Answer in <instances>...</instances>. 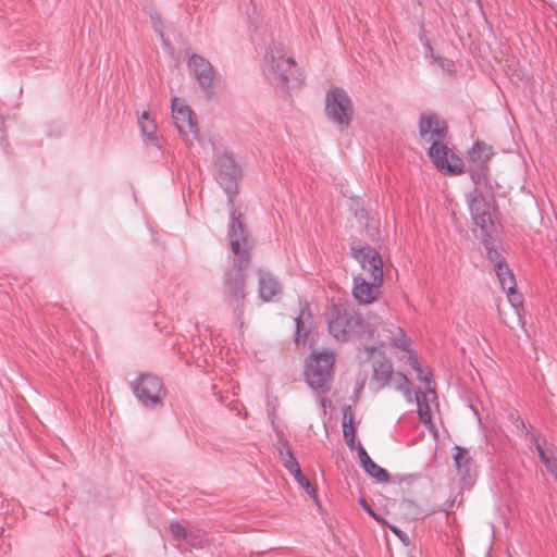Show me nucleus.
<instances>
[{"label": "nucleus", "instance_id": "2", "mask_svg": "<svg viewBox=\"0 0 557 557\" xmlns=\"http://www.w3.org/2000/svg\"><path fill=\"white\" fill-rule=\"evenodd\" d=\"M419 134L423 140L431 143L428 154L442 173L459 175L463 172L462 159L441 141L446 137L447 128L435 114L422 113L420 115Z\"/></svg>", "mask_w": 557, "mask_h": 557}, {"label": "nucleus", "instance_id": "1", "mask_svg": "<svg viewBox=\"0 0 557 557\" xmlns=\"http://www.w3.org/2000/svg\"><path fill=\"white\" fill-rule=\"evenodd\" d=\"M227 239L233 253L232 267L224 274V294L233 312L240 319L245 310V280L250 264L252 242L240 221V213L230 207Z\"/></svg>", "mask_w": 557, "mask_h": 557}, {"label": "nucleus", "instance_id": "29", "mask_svg": "<svg viewBox=\"0 0 557 557\" xmlns=\"http://www.w3.org/2000/svg\"><path fill=\"white\" fill-rule=\"evenodd\" d=\"M487 258L494 264V270L506 264L502 253L494 247H487Z\"/></svg>", "mask_w": 557, "mask_h": 557}, {"label": "nucleus", "instance_id": "20", "mask_svg": "<svg viewBox=\"0 0 557 557\" xmlns=\"http://www.w3.org/2000/svg\"><path fill=\"white\" fill-rule=\"evenodd\" d=\"M343 435L344 438H356V428L354 425V412L351 406H345L343 409Z\"/></svg>", "mask_w": 557, "mask_h": 557}, {"label": "nucleus", "instance_id": "13", "mask_svg": "<svg viewBox=\"0 0 557 557\" xmlns=\"http://www.w3.org/2000/svg\"><path fill=\"white\" fill-rule=\"evenodd\" d=\"M187 66L197 79L201 89L207 95H212V82L214 78L212 64L199 54H191L187 61Z\"/></svg>", "mask_w": 557, "mask_h": 557}, {"label": "nucleus", "instance_id": "9", "mask_svg": "<svg viewBox=\"0 0 557 557\" xmlns=\"http://www.w3.org/2000/svg\"><path fill=\"white\" fill-rule=\"evenodd\" d=\"M325 114L333 124L347 126L352 117V102L348 94L339 87H334L325 96Z\"/></svg>", "mask_w": 557, "mask_h": 557}, {"label": "nucleus", "instance_id": "32", "mask_svg": "<svg viewBox=\"0 0 557 557\" xmlns=\"http://www.w3.org/2000/svg\"><path fill=\"white\" fill-rule=\"evenodd\" d=\"M521 429L524 432L525 436L528 437L529 442L532 445H536V442H540V434L534 433L531 428H528L523 421L520 422Z\"/></svg>", "mask_w": 557, "mask_h": 557}, {"label": "nucleus", "instance_id": "18", "mask_svg": "<svg viewBox=\"0 0 557 557\" xmlns=\"http://www.w3.org/2000/svg\"><path fill=\"white\" fill-rule=\"evenodd\" d=\"M138 123L140 125L143 134L147 137L148 140L156 143L157 141V125L154 121L150 117L147 112H143L138 117Z\"/></svg>", "mask_w": 557, "mask_h": 557}, {"label": "nucleus", "instance_id": "12", "mask_svg": "<svg viewBox=\"0 0 557 557\" xmlns=\"http://www.w3.org/2000/svg\"><path fill=\"white\" fill-rule=\"evenodd\" d=\"M467 203L473 223L485 231L488 224L492 223L491 202L483 196L482 190L474 188L467 194Z\"/></svg>", "mask_w": 557, "mask_h": 557}, {"label": "nucleus", "instance_id": "11", "mask_svg": "<svg viewBox=\"0 0 557 557\" xmlns=\"http://www.w3.org/2000/svg\"><path fill=\"white\" fill-rule=\"evenodd\" d=\"M364 351L372 356L374 359L372 364V381L376 385V388L382 389L392 382L394 374L393 364L389 359L386 358L380 347L374 345H366Z\"/></svg>", "mask_w": 557, "mask_h": 557}, {"label": "nucleus", "instance_id": "40", "mask_svg": "<svg viewBox=\"0 0 557 557\" xmlns=\"http://www.w3.org/2000/svg\"><path fill=\"white\" fill-rule=\"evenodd\" d=\"M534 447L539 454V457H543V455L546 453V449L543 448L540 442H536V445Z\"/></svg>", "mask_w": 557, "mask_h": 557}, {"label": "nucleus", "instance_id": "4", "mask_svg": "<svg viewBox=\"0 0 557 557\" xmlns=\"http://www.w3.org/2000/svg\"><path fill=\"white\" fill-rule=\"evenodd\" d=\"M327 329L330 334L338 342L351 337L360 342L373 336V329L355 308L345 305H333L329 311Z\"/></svg>", "mask_w": 557, "mask_h": 557}, {"label": "nucleus", "instance_id": "28", "mask_svg": "<svg viewBox=\"0 0 557 557\" xmlns=\"http://www.w3.org/2000/svg\"><path fill=\"white\" fill-rule=\"evenodd\" d=\"M504 292L507 294L508 300L515 309L516 313L520 315V309L522 308V296L517 292V287L508 288Z\"/></svg>", "mask_w": 557, "mask_h": 557}, {"label": "nucleus", "instance_id": "23", "mask_svg": "<svg viewBox=\"0 0 557 557\" xmlns=\"http://www.w3.org/2000/svg\"><path fill=\"white\" fill-rule=\"evenodd\" d=\"M392 382L394 383V386L397 391L401 392L403 395L408 399V400H411V388H410V381L409 379L398 372L396 374H393V379H392Z\"/></svg>", "mask_w": 557, "mask_h": 557}, {"label": "nucleus", "instance_id": "46", "mask_svg": "<svg viewBox=\"0 0 557 557\" xmlns=\"http://www.w3.org/2000/svg\"><path fill=\"white\" fill-rule=\"evenodd\" d=\"M320 403H321V406L324 407L325 406V399L324 398H321L320 399Z\"/></svg>", "mask_w": 557, "mask_h": 557}, {"label": "nucleus", "instance_id": "43", "mask_svg": "<svg viewBox=\"0 0 557 557\" xmlns=\"http://www.w3.org/2000/svg\"><path fill=\"white\" fill-rule=\"evenodd\" d=\"M420 41L425 47V49L428 50V44L426 42H430V40H429V38L424 34H422L420 36Z\"/></svg>", "mask_w": 557, "mask_h": 557}, {"label": "nucleus", "instance_id": "36", "mask_svg": "<svg viewBox=\"0 0 557 557\" xmlns=\"http://www.w3.org/2000/svg\"><path fill=\"white\" fill-rule=\"evenodd\" d=\"M541 461L545 465L546 469L549 472H554L555 470V460L553 457H550L547 451L543 455V457H540Z\"/></svg>", "mask_w": 557, "mask_h": 557}, {"label": "nucleus", "instance_id": "26", "mask_svg": "<svg viewBox=\"0 0 557 557\" xmlns=\"http://www.w3.org/2000/svg\"><path fill=\"white\" fill-rule=\"evenodd\" d=\"M305 318H307V317L305 315V308H302L300 310V314L295 318V324H296L295 341L298 345L305 344L306 339H307L308 330L305 326V321H304Z\"/></svg>", "mask_w": 557, "mask_h": 557}, {"label": "nucleus", "instance_id": "25", "mask_svg": "<svg viewBox=\"0 0 557 557\" xmlns=\"http://www.w3.org/2000/svg\"><path fill=\"white\" fill-rule=\"evenodd\" d=\"M170 532H171L173 539L176 541H182V540L189 541V539H190V545L193 547H197V545L201 542L200 540L198 541V543L191 541V534H189L185 530V528L178 522H172L170 524Z\"/></svg>", "mask_w": 557, "mask_h": 557}, {"label": "nucleus", "instance_id": "47", "mask_svg": "<svg viewBox=\"0 0 557 557\" xmlns=\"http://www.w3.org/2000/svg\"><path fill=\"white\" fill-rule=\"evenodd\" d=\"M382 522H384V523H385V525H389V524H388V522H386L384 519H383V521H382Z\"/></svg>", "mask_w": 557, "mask_h": 557}, {"label": "nucleus", "instance_id": "24", "mask_svg": "<svg viewBox=\"0 0 557 557\" xmlns=\"http://www.w3.org/2000/svg\"><path fill=\"white\" fill-rule=\"evenodd\" d=\"M428 44V52L429 55L432 58V60L441 67L444 72L453 73L455 70L454 62L450 60H447L440 54L435 53L431 42Z\"/></svg>", "mask_w": 557, "mask_h": 557}, {"label": "nucleus", "instance_id": "38", "mask_svg": "<svg viewBox=\"0 0 557 557\" xmlns=\"http://www.w3.org/2000/svg\"><path fill=\"white\" fill-rule=\"evenodd\" d=\"M297 483L306 491V488L310 487V481L302 474L301 471L293 475Z\"/></svg>", "mask_w": 557, "mask_h": 557}, {"label": "nucleus", "instance_id": "39", "mask_svg": "<svg viewBox=\"0 0 557 557\" xmlns=\"http://www.w3.org/2000/svg\"><path fill=\"white\" fill-rule=\"evenodd\" d=\"M408 362H409L410 367H411L413 370H416V369H418L419 367H421V366H420V363H419V360H418L417 356H416V355H413L412 352H410V354H409V356H408Z\"/></svg>", "mask_w": 557, "mask_h": 557}, {"label": "nucleus", "instance_id": "30", "mask_svg": "<svg viewBox=\"0 0 557 557\" xmlns=\"http://www.w3.org/2000/svg\"><path fill=\"white\" fill-rule=\"evenodd\" d=\"M416 400L418 405V412L421 417H428L430 418V407L428 403L425 401V396L421 393V391H418L416 393Z\"/></svg>", "mask_w": 557, "mask_h": 557}, {"label": "nucleus", "instance_id": "14", "mask_svg": "<svg viewBox=\"0 0 557 557\" xmlns=\"http://www.w3.org/2000/svg\"><path fill=\"white\" fill-rule=\"evenodd\" d=\"M454 462L458 474L461 476L465 484H470L475 473L474 463L469 455V451L456 445L454 447Z\"/></svg>", "mask_w": 557, "mask_h": 557}, {"label": "nucleus", "instance_id": "45", "mask_svg": "<svg viewBox=\"0 0 557 557\" xmlns=\"http://www.w3.org/2000/svg\"><path fill=\"white\" fill-rule=\"evenodd\" d=\"M299 307H301V309L305 308V315L309 318L310 313L308 311V304H305V306H302V304H299Z\"/></svg>", "mask_w": 557, "mask_h": 557}, {"label": "nucleus", "instance_id": "5", "mask_svg": "<svg viewBox=\"0 0 557 557\" xmlns=\"http://www.w3.org/2000/svg\"><path fill=\"white\" fill-rule=\"evenodd\" d=\"M267 79L273 86L287 90L295 77V61L288 57L283 44L272 40L265 51L262 65Z\"/></svg>", "mask_w": 557, "mask_h": 557}, {"label": "nucleus", "instance_id": "10", "mask_svg": "<svg viewBox=\"0 0 557 557\" xmlns=\"http://www.w3.org/2000/svg\"><path fill=\"white\" fill-rule=\"evenodd\" d=\"M171 108L172 117L178 132L184 135L191 134L193 137L201 144L196 117L186 102L181 98L174 97Z\"/></svg>", "mask_w": 557, "mask_h": 557}, {"label": "nucleus", "instance_id": "37", "mask_svg": "<svg viewBox=\"0 0 557 557\" xmlns=\"http://www.w3.org/2000/svg\"><path fill=\"white\" fill-rule=\"evenodd\" d=\"M416 374H417V379L421 382H424L426 384V386L429 387L430 386V383H431V380H430V374L429 373H425L424 370L419 367L418 369L414 370Z\"/></svg>", "mask_w": 557, "mask_h": 557}, {"label": "nucleus", "instance_id": "35", "mask_svg": "<svg viewBox=\"0 0 557 557\" xmlns=\"http://www.w3.org/2000/svg\"><path fill=\"white\" fill-rule=\"evenodd\" d=\"M356 449L358 453L361 467H363L366 463L372 460L367 450L364 449V447L360 443H358Z\"/></svg>", "mask_w": 557, "mask_h": 557}, {"label": "nucleus", "instance_id": "16", "mask_svg": "<svg viewBox=\"0 0 557 557\" xmlns=\"http://www.w3.org/2000/svg\"><path fill=\"white\" fill-rule=\"evenodd\" d=\"M493 156L492 146L484 141L478 140L473 144V147L468 153L469 165L472 164H488L491 157Z\"/></svg>", "mask_w": 557, "mask_h": 557}, {"label": "nucleus", "instance_id": "33", "mask_svg": "<svg viewBox=\"0 0 557 557\" xmlns=\"http://www.w3.org/2000/svg\"><path fill=\"white\" fill-rule=\"evenodd\" d=\"M358 502L360 506L368 512L369 516H371L376 521H383V518L371 508V506L368 504L364 497H359Z\"/></svg>", "mask_w": 557, "mask_h": 557}, {"label": "nucleus", "instance_id": "27", "mask_svg": "<svg viewBox=\"0 0 557 557\" xmlns=\"http://www.w3.org/2000/svg\"><path fill=\"white\" fill-rule=\"evenodd\" d=\"M150 20H151L152 28L159 35L162 44L165 47H169V42L164 37V26H163V22H162L160 14H158L157 12L150 14Z\"/></svg>", "mask_w": 557, "mask_h": 557}, {"label": "nucleus", "instance_id": "34", "mask_svg": "<svg viewBox=\"0 0 557 557\" xmlns=\"http://www.w3.org/2000/svg\"><path fill=\"white\" fill-rule=\"evenodd\" d=\"M388 528L406 546L410 545V539L406 532L395 525H388Z\"/></svg>", "mask_w": 557, "mask_h": 557}, {"label": "nucleus", "instance_id": "3", "mask_svg": "<svg viewBox=\"0 0 557 557\" xmlns=\"http://www.w3.org/2000/svg\"><path fill=\"white\" fill-rule=\"evenodd\" d=\"M352 257L370 274L371 282L361 276L354 277L352 296L359 304H371L376 298L377 288L383 284V260L380 252L371 247L351 248Z\"/></svg>", "mask_w": 557, "mask_h": 557}, {"label": "nucleus", "instance_id": "44", "mask_svg": "<svg viewBox=\"0 0 557 557\" xmlns=\"http://www.w3.org/2000/svg\"><path fill=\"white\" fill-rule=\"evenodd\" d=\"M347 446L350 448V449H354L355 448V438H344Z\"/></svg>", "mask_w": 557, "mask_h": 557}, {"label": "nucleus", "instance_id": "8", "mask_svg": "<svg viewBox=\"0 0 557 557\" xmlns=\"http://www.w3.org/2000/svg\"><path fill=\"white\" fill-rule=\"evenodd\" d=\"M132 387L138 401L148 409L161 407L163 398L166 396L162 380L151 373L139 374Z\"/></svg>", "mask_w": 557, "mask_h": 557}, {"label": "nucleus", "instance_id": "22", "mask_svg": "<svg viewBox=\"0 0 557 557\" xmlns=\"http://www.w3.org/2000/svg\"><path fill=\"white\" fill-rule=\"evenodd\" d=\"M280 454L283 457V465L285 469L292 474L295 475L299 471H301L300 466L293 454L292 449L288 447L287 444H285V453L283 450H280Z\"/></svg>", "mask_w": 557, "mask_h": 557}, {"label": "nucleus", "instance_id": "41", "mask_svg": "<svg viewBox=\"0 0 557 557\" xmlns=\"http://www.w3.org/2000/svg\"><path fill=\"white\" fill-rule=\"evenodd\" d=\"M228 407H230V410H232V411L236 412V414H237V416H240V409H239V407H238V405H237L236 403H233V401H232V403L228 405Z\"/></svg>", "mask_w": 557, "mask_h": 557}, {"label": "nucleus", "instance_id": "6", "mask_svg": "<svg viewBox=\"0 0 557 557\" xmlns=\"http://www.w3.org/2000/svg\"><path fill=\"white\" fill-rule=\"evenodd\" d=\"M334 361L335 358L331 351L310 356L305 369V380L318 394H325L330 391Z\"/></svg>", "mask_w": 557, "mask_h": 557}, {"label": "nucleus", "instance_id": "15", "mask_svg": "<svg viewBox=\"0 0 557 557\" xmlns=\"http://www.w3.org/2000/svg\"><path fill=\"white\" fill-rule=\"evenodd\" d=\"M258 276L260 299L263 301L275 300L281 295V285L278 282L262 269L258 271Z\"/></svg>", "mask_w": 557, "mask_h": 557}, {"label": "nucleus", "instance_id": "31", "mask_svg": "<svg viewBox=\"0 0 557 557\" xmlns=\"http://www.w3.org/2000/svg\"><path fill=\"white\" fill-rule=\"evenodd\" d=\"M393 344L401 350L409 351V339L400 327H398V336L393 339Z\"/></svg>", "mask_w": 557, "mask_h": 557}, {"label": "nucleus", "instance_id": "17", "mask_svg": "<svg viewBox=\"0 0 557 557\" xmlns=\"http://www.w3.org/2000/svg\"><path fill=\"white\" fill-rule=\"evenodd\" d=\"M488 164H472L469 165V172L472 182L474 183L478 190H482L483 188H487L488 178H487Z\"/></svg>", "mask_w": 557, "mask_h": 557}, {"label": "nucleus", "instance_id": "42", "mask_svg": "<svg viewBox=\"0 0 557 557\" xmlns=\"http://www.w3.org/2000/svg\"><path fill=\"white\" fill-rule=\"evenodd\" d=\"M307 494L312 497L317 498L315 488L310 484V487L306 488Z\"/></svg>", "mask_w": 557, "mask_h": 557}, {"label": "nucleus", "instance_id": "7", "mask_svg": "<svg viewBox=\"0 0 557 557\" xmlns=\"http://www.w3.org/2000/svg\"><path fill=\"white\" fill-rule=\"evenodd\" d=\"M242 174L240 163L230 151L225 150L215 156L214 176L219 185L226 193L230 207H234V197L237 194Z\"/></svg>", "mask_w": 557, "mask_h": 557}, {"label": "nucleus", "instance_id": "21", "mask_svg": "<svg viewBox=\"0 0 557 557\" xmlns=\"http://www.w3.org/2000/svg\"><path fill=\"white\" fill-rule=\"evenodd\" d=\"M495 272L503 290H506L508 288H516L517 283L515 275L507 264L498 267V269H496Z\"/></svg>", "mask_w": 557, "mask_h": 557}, {"label": "nucleus", "instance_id": "19", "mask_svg": "<svg viewBox=\"0 0 557 557\" xmlns=\"http://www.w3.org/2000/svg\"><path fill=\"white\" fill-rule=\"evenodd\" d=\"M363 471L374 479L377 483H385L389 481V474L388 472L375 463L373 460L369 461L362 467Z\"/></svg>", "mask_w": 557, "mask_h": 557}]
</instances>
